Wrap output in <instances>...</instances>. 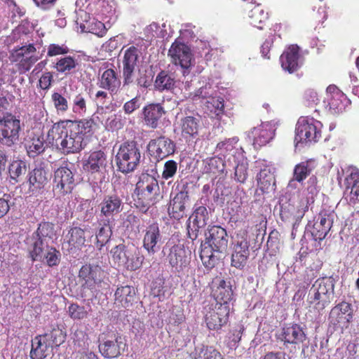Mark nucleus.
Masks as SVG:
<instances>
[{
	"instance_id": "f257e3e1",
	"label": "nucleus",
	"mask_w": 359,
	"mask_h": 359,
	"mask_svg": "<svg viewBox=\"0 0 359 359\" xmlns=\"http://www.w3.org/2000/svg\"><path fill=\"white\" fill-rule=\"evenodd\" d=\"M90 122L86 119L78 122L60 121L49 130L48 140L63 154L75 153L88 144Z\"/></svg>"
},
{
	"instance_id": "f03ea898",
	"label": "nucleus",
	"mask_w": 359,
	"mask_h": 359,
	"mask_svg": "<svg viewBox=\"0 0 359 359\" xmlns=\"http://www.w3.org/2000/svg\"><path fill=\"white\" fill-rule=\"evenodd\" d=\"M205 236V243H201L200 257L205 268L210 269L215 266L218 259L215 253L226 252L229 237L226 229L220 226L209 227Z\"/></svg>"
},
{
	"instance_id": "7ed1b4c3",
	"label": "nucleus",
	"mask_w": 359,
	"mask_h": 359,
	"mask_svg": "<svg viewBox=\"0 0 359 359\" xmlns=\"http://www.w3.org/2000/svg\"><path fill=\"white\" fill-rule=\"evenodd\" d=\"M137 189L140 190L137 206H140L142 212H147L151 206L163 198L158 181L149 175L142 177L137 183Z\"/></svg>"
},
{
	"instance_id": "20e7f679",
	"label": "nucleus",
	"mask_w": 359,
	"mask_h": 359,
	"mask_svg": "<svg viewBox=\"0 0 359 359\" xmlns=\"http://www.w3.org/2000/svg\"><path fill=\"white\" fill-rule=\"evenodd\" d=\"M334 281L331 277L318 279L309 290V303L315 304V308L319 311H323L334 297Z\"/></svg>"
},
{
	"instance_id": "39448f33",
	"label": "nucleus",
	"mask_w": 359,
	"mask_h": 359,
	"mask_svg": "<svg viewBox=\"0 0 359 359\" xmlns=\"http://www.w3.org/2000/svg\"><path fill=\"white\" fill-rule=\"evenodd\" d=\"M60 331L36 336L32 340L30 357L32 359H44L52 353L53 346H59L63 341Z\"/></svg>"
},
{
	"instance_id": "423d86ee",
	"label": "nucleus",
	"mask_w": 359,
	"mask_h": 359,
	"mask_svg": "<svg viewBox=\"0 0 359 359\" xmlns=\"http://www.w3.org/2000/svg\"><path fill=\"white\" fill-rule=\"evenodd\" d=\"M140 152L135 142L123 143L116 156L118 170L125 173L133 171L140 163Z\"/></svg>"
},
{
	"instance_id": "0eeeda50",
	"label": "nucleus",
	"mask_w": 359,
	"mask_h": 359,
	"mask_svg": "<svg viewBox=\"0 0 359 359\" xmlns=\"http://www.w3.org/2000/svg\"><path fill=\"white\" fill-rule=\"evenodd\" d=\"M321 123L313 119H306L301 118L299 119L296 130L294 142L296 147L299 144H308L316 142L321 137L320 132Z\"/></svg>"
},
{
	"instance_id": "6e6552de",
	"label": "nucleus",
	"mask_w": 359,
	"mask_h": 359,
	"mask_svg": "<svg viewBox=\"0 0 359 359\" xmlns=\"http://www.w3.org/2000/svg\"><path fill=\"white\" fill-rule=\"evenodd\" d=\"M20 129V121L14 116H0V145L10 147L15 144Z\"/></svg>"
},
{
	"instance_id": "1a4fd4ad",
	"label": "nucleus",
	"mask_w": 359,
	"mask_h": 359,
	"mask_svg": "<svg viewBox=\"0 0 359 359\" xmlns=\"http://www.w3.org/2000/svg\"><path fill=\"white\" fill-rule=\"evenodd\" d=\"M171 61L175 65H180L183 69V75L189 74V67L194 61L190 48L186 44L175 41L168 51Z\"/></svg>"
},
{
	"instance_id": "9d476101",
	"label": "nucleus",
	"mask_w": 359,
	"mask_h": 359,
	"mask_svg": "<svg viewBox=\"0 0 359 359\" xmlns=\"http://www.w3.org/2000/svg\"><path fill=\"white\" fill-rule=\"evenodd\" d=\"M140 54V50L135 46H130L124 51L122 60L123 79L122 88L133 82L134 72L137 67Z\"/></svg>"
},
{
	"instance_id": "9b49d317",
	"label": "nucleus",
	"mask_w": 359,
	"mask_h": 359,
	"mask_svg": "<svg viewBox=\"0 0 359 359\" xmlns=\"http://www.w3.org/2000/svg\"><path fill=\"white\" fill-rule=\"evenodd\" d=\"M191 251L186 249L183 245H175L168 249L166 259L172 268L180 271L190 263Z\"/></svg>"
},
{
	"instance_id": "f8f14e48",
	"label": "nucleus",
	"mask_w": 359,
	"mask_h": 359,
	"mask_svg": "<svg viewBox=\"0 0 359 359\" xmlns=\"http://www.w3.org/2000/svg\"><path fill=\"white\" fill-rule=\"evenodd\" d=\"M353 318V309L350 304L341 302L334 306L329 315V321L334 326L347 327Z\"/></svg>"
},
{
	"instance_id": "ddd939ff",
	"label": "nucleus",
	"mask_w": 359,
	"mask_h": 359,
	"mask_svg": "<svg viewBox=\"0 0 359 359\" xmlns=\"http://www.w3.org/2000/svg\"><path fill=\"white\" fill-rule=\"evenodd\" d=\"M74 177L72 172L65 166L58 168L54 174L53 190L65 195L70 193L73 189Z\"/></svg>"
},
{
	"instance_id": "4468645a",
	"label": "nucleus",
	"mask_w": 359,
	"mask_h": 359,
	"mask_svg": "<svg viewBox=\"0 0 359 359\" xmlns=\"http://www.w3.org/2000/svg\"><path fill=\"white\" fill-rule=\"evenodd\" d=\"M148 150L158 161L174 153L175 144L169 138L161 136L149 142Z\"/></svg>"
},
{
	"instance_id": "2eb2a0df",
	"label": "nucleus",
	"mask_w": 359,
	"mask_h": 359,
	"mask_svg": "<svg viewBox=\"0 0 359 359\" xmlns=\"http://www.w3.org/2000/svg\"><path fill=\"white\" fill-rule=\"evenodd\" d=\"M13 56L16 61H20V66L25 72L29 71L31 67L40 58L37 55L36 48L32 43L16 48L13 53Z\"/></svg>"
},
{
	"instance_id": "dca6fc26",
	"label": "nucleus",
	"mask_w": 359,
	"mask_h": 359,
	"mask_svg": "<svg viewBox=\"0 0 359 359\" xmlns=\"http://www.w3.org/2000/svg\"><path fill=\"white\" fill-rule=\"evenodd\" d=\"M250 255L249 242L243 237L238 238L233 243L231 254V266L243 269Z\"/></svg>"
},
{
	"instance_id": "f3484780",
	"label": "nucleus",
	"mask_w": 359,
	"mask_h": 359,
	"mask_svg": "<svg viewBox=\"0 0 359 359\" xmlns=\"http://www.w3.org/2000/svg\"><path fill=\"white\" fill-rule=\"evenodd\" d=\"M162 243V236L160 233L158 225L154 223L149 225L143 238V247L149 254L154 255L159 248Z\"/></svg>"
},
{
	"instance_id": "a211bd4d",
	"label": "nucleus",
	"mask_w": 359,
	"mask_h": 359,
	"mask_svg": "<svg viewBox=\"0 0 359 359\" xmlns=\"http://www.w3.org/2000/svg\"><path fill=\"white\" fill-rule=\"evenodd\" d=\"M229 310L227 306L219 305L210 311L205 315V322L210 330H217L223 325L226 323L228 320Z\"/></svg>"
},
{
	"instance_id": "6ab92c4d",
	"label": "nucleus",
	"mask_w": 359,
	"mask_h": 359,
	"mask_svg": "<svg viewBox=\"0 0 359 359\" xmlns=\"http://www.w3.org/2000/svg\"><path fill=\"white\" fill-rule=\"evenodd\" d=\"M76 6L78 8L75 21L77 31L79 32V28L81 33H88L90 32V3L88 2V0H77Z\"/></svg>"
},
{
	"instance_id": "aec40b11",
	"label": "nucleus",
	"mask_w": 359,
	"mask_h": 359,
	"mask_svg": "<svg viewBox=\"0 0 359 359\" xmlns=\"http://www.w3.org/2000/svg\"><path fill=\"white\" fill-rule=\"evenodd\" d=\"M332 224L333 218L332 215L326 213L320 214L311 230V235L314 240H323L330 231Z\"/></svg>"
},
{
	"instance_id": "412c9836",
	"label": "nucleus",
	"mask_w": 359,
	"mask_h": 359,
	"mask_svg": "<svg viewBox=\"0 0 359 359\" xmlns=\"http://www.w3.org/2000/svg\"><path fill=\"white\" fill-rule=\"evenodd\" d=\"M281 335V340L285 344H299L307 339L304 329L297 324L284 327Z\"/></svg>"
},
{
	"instance_id": "4be33fe9",
	"label": "nucleus",
	"mask_w": 359,
	"mask_h": 359,
	"mask_svg": "<svg viewBox=\"0 0 359 359\" xmlns=\"http://www.w3.org/2000/svg\"><path fill=\"white\" fill-rule=\"evenodd\" d=\"M189 198V194L187 191L181 190L176 194L168 208L169 215L171 217L179 220L185 215V209Z\"/></svg>"
},
{
	"instance_id": "5701e85b",
	"label": "nucleus",
	"mask_w": 359,
	"mask_h": 359,
	"mask_svg": "<svg viewBox=\"0 0 359 359\" xmlns=\"http://www.w3.org/2000/svg\"><path fill=\"white\" fill-rule=\"evenodd\" d=\"M26 244L32 260L33 262L42 261L43 252L49 247L48 242L32 233V236L27 238Z\"/></svg>"
},
{
	"instance_id": "b1692460",
	"label": "nucleus",
	"mask_w": 359,
	"mask_h": 359,
	"mask_svg": "<svg viewBox=\"0 0 359 359\" xmlns=\"http://www.w3.org/2000/svg\"><path fill=\"white\" fill-rule=\"evenodd\" d=\"M276 128L269 122L262 123L259 127L254 128L251 134L254 138V144L259 147L265 145L273 139Z\"/></svg>"
},
{
	"instance_id": "393cba45",
	"label": "nucleus",
	"mask_w": 359,
	"mask_h": 359,
	"mask_svg": "<svg viewBox=\"0 0 359 359\" xmlns=\"http://www.w3.org/2000/svg\"><path fill=\"white\" fill-rule=\"evenodd\" d=\"M299 47L292 45L280 55V60L283 69L290 73L297 71L299 67Z\"/></svg>"
},
{
	"instance_id": "a878e982",
	"label": "nucleus",
	"mask_w": 359,
	"mask_h": 359,
	"mask_svg": "<svg viewBox=\"0 0 359 359\" xmlns=\"http://www.w3.org/2000/svg\"><path fill=\"white\" fill-rule=\"evenodd\" d=\"M126 346L121 337H116L114 340H107L100 344L99 350L101 354L107 358H116L121 354Z\"/></svg>"
},
{
	"instance_id": "bb28decb",
	"label": "nucleus",
	"mask_w": 359,
	"mask_h": 359,
	"mask_svg": "<svg viewBox=\"0 0 359 359\" xmlns=\"http://www.w3.org/2000/svg\"><path fill=\"white\" fill-rule=\"evenodd\" d=\"M142 114L146 125L149 128H156L165 111L160 104H149L143 108Z\"/></svg>"
},
{
	"instance_id": "cd10ccee",
	"label": "nucleus",
	"mask_w": 359,
	"mask_h": 359,
	"mask_svg": "<svg viewBox=\"0 0 359 359\" xmlns=\"http://www.w3.org/2000/svg\"><path fill=\"white\" fill-rule=\"evenodd\" d=\"M29 190L35 193L43 189L48 182L46 171L42 168H35L29 173Z\"/></svg>"
},
{
	"instance_id": "c85d7f7f",
	"label": "nucleus",
	"mask_w": 359,
	"mask_h": 359,
	"mask_svg": "<svg viewBox=\"0 0 359 359\" xmlns=\"http://www.w3.org/2000/svg\"><path fill=\"white\" fill-rule=\"evenodd\" d=\"M257 183L262 192L269 193L275 189V176L270 168H264L260 170L257 175Z\"/></svg>"
},
{
	"instance_id": "c756f323",
	"label": "nucleus",
	"mask_w": 359,
	"mask_h": 359,
	"mask_svg": "<svg viewBox=\"0 0 359 359\" xmlns=\"http://www.w3.org/2000/svg\"><path fill=\"white\" fill-rule=\"evenodd\" d=\"M200 124L198 116H187L181 119L182 133L184 136L194 137L198 134Z\"/></svg>"
},
{
	"instance_id": "7c9ffc66",
	"label": "nucleus",
	"mask_w": 359,
	"mask_h": 359,
	"mask_svg": "<svg viewBox=\"0 0 359 359\" xmlns=\"http://www.w3.org/2000/svg\"><path fill=\"white\" fill-rule=\"evenodd\" d=\"M215 296L217 301H220V304L226 306L227 303L232 299L233 290L229 281L221 280L219 285L215 292Z\"/></svg>"
},
{
	"instance_id": "2f4dec72",
	"label": "nucleus",
	"mask_w": 359,
	"mask_h": 359,
	"mask_svg": "<svg viewBox=\"0 0 359 359\" xmlns=\"http://www.w3.org/2000/svg\"><path fill=\"white\" fill-rule=\"evenodd\" d=\"M175 85V78L165 71L160 72L154 81L155 89L160 92L172 90Z\"/></svg>"
},
{
	"instance_id": "473e14b6",
	"label": "nucleus",
	"mask_w": 359,
	"mask_h": 359,
	"mask_svg": "<svg viewBox=\"0 0 359 359\" xmlns=\"http://www.w3.org/2000/svg\"><path fill=\"white\" fill-rule=\"evenodd\" d=\"M204 168L203 170L205 173H212L215 176L224 172L226 164L219 157H212L206 158L203 161Z\"/></svg>"
},
{
	"instance_id": "72a5a7b5",
	"label": "nucleus",
	"mask_w": 359,
	"mask_h": 359,
	"mask_svg": "<svg viewBox=\"0 0 359 359\" xmlns=\"http://www.w3.org/2000/svg\"><path fill=\"white\" fill-rule=\"evenodd\" d=\"M192 359H223L221 353L212 346H198L191 353Z\"/></svg>"
},
{
	"instance_id": "f704fd0d",
	"label": "nucleus",
	"mask_w": 359,
	"mask_h": 359,
	"mask_svg": "<svg viewBox=\"0 0 359 359\" xmlns=\"http://www.w3.org/2000/svg\"><path fill=\"white\" fill-rule=\"evenodd\" d=\"M316 166V162L312 160L302 162L296 165L293 172V180L299 182H302Z\"/></svg>"
},
{
	"instance_id": "c9c22d12",
	"label": "nucleus",
	"mask_w": 359,
	"mask_h": 359,
	"mask_svg": "<svg viewBox=\"0 0 359 359\" xmlns=\"http://www.w3.org/2000/svg\"><path fill=\"white\" fill-rule=\"evenodd\" d=\"M27 167L26 162L22 160H15L10 163L8 166V173L11 179L18 182L20 180L21 177L26 174Z\"/></svg>"
},
{
	"instance_id": "e433bc0d",
	"label": "nucleus",
	"mask_w": 359,
	"mask_h": 359,
	"mask_svg": "<svg viewBox=\"0 0 359 359\" xmlns=\"http://www.w3.org/2000/svg\"><path fill=\"white\" fill-rule=\"evenodd\" d=\"M46 142L43 137H33L25 144L29 157H35L45 150Z\"/></svg>"
},
{
	"instance_id": "4c0bfd02",
	"label": "nucleus",
	"mask_w": 359,
	"mask_h": 359,
	"mask_svg": "<svg viewBox=\"0 0 359 359\" xmlns=\"http://www.w3.org/2000/svg\"><path fill=\"white\" fill-rule=\"evenodd\" d=\"M118 84L119 81L116 78V74L113 69H108L103 72L100 79L101 87L114 91Z\"/></svg>"
},
{
	"instance_id": "58836bf2",
	"label": "nucleus",
	"mask_w": 359,
	"mask_h": 359,
	"mask_svg": "<svg viewBox=\"0 0 359 359\" xmlns=\"http://www.w3.org/2000/svg\"><path fill=\"white\" fill-rule=\"evenodd\" d=\"M347 187H351V202L355 203L359 201V173L352 172L346 179Z\"/></svg>"
},
{
	"instance_id": "ea45409f",
	"label": "nucleus",
	"mask_w": 359,
	"mask_h": 359,
	"mask_svg": "<svg viewBox=\"0 0 359 359\" xmlns=\"http://www.w3.org/2000/svg\"><path fill=\"white\" fill-rule=\"evenodd\" d=\"M267 18L268 14L259 6H255L248 15L249 22L260 29H262L260 25L264 22Z\"/></svg>"
},
{
	"instance_id": "a19ab883",
	"label": "nucleus",
	"mask_w": 359,
	"mask_h": 359,
	"mask_svg": "<svg viewBox=\"0 0 359 359\" xmlns=\"http://www.w3.org/2000/svg\"><path fill=\"white\" fill-rule=\"evenodd\" d=\"M134 294L133 288L128 285L117 288L115 292L116 299L119 301L125 307L128 306L133 300Z\"/></svg>"
},
{
	"instance_id": "79ce46f5",
	"label": "nucleus",
	"mask_w": 359,
	"mask_h": 359,
	"mask_svg": "<svg viewBox=\"0 0 359 359\" xmlns=\"http://www.w3.org/2000/svg\"><path fill=\"white\" fill-rule=\"evenodd\" d=\"M208 219L207 208L205 206H199L190 216L188 222L197 224L198 226H205Z\"/></svg>"
},
{
	"instance_id": "37998d69",
	"label": "nucleus",
	"mask_w": 359,
	"mask_h": 359,
	"mask_svg": "<svg viewBox=\"0 0 359 359\" xmlns=\"http://www.w3.org/2000/svg\"><path fill=\"white\" fill-rule=\"evenodd\" d=\"M121 205V201L116 196H110L104 198L100 204L101 212L104 215L118 212Z\"/></svg>"
},
{
	"instance_id": "c03bdc74",
	"label": "nucleus",
	"mask_w": 359,
	"mask_h": 359,
	"mask_svg": "<svg viewBox=\"0 0 359 359\" xmlns=\"http://www.w3.org/2000/svg\"><path fill=\"white\" fill-rule=\"evenodd\" d=\"M43 241L48 242L54 236V227L51 223L41 222L39 224L37 229L33 233Z\"/></svg>"
},
{
	"instance_id": "a18cd8bd",
	"label": "nucleus",
	"mask_w": 359,
	"mask_h": 359,
	"mask_svg": "<svg viewBox=\"0 0 359 359\" xmlns=\"http://www.w3.org/2000/svg\"><path fill=\"white\" fill-rule=\"evenodd\" d=\"M105 165L106 158L102 151H97L91 154V172L95 168H105Z\"/></svg>"
},
{
	"instance_id": "49530a36",
	"label": "nucleus",
	"mask_w": 359,
	"mask_h": 359,
	"mask_svg": "<svg viewBox=\"0 0 359 359\" xmlns=\"http://www.w3.org/2000/svg\"><path fill=\"white\" fill-rule=\"evenodd\" d=\"M45 258L46 263L49 266H55L58 265L60 260V253L53 247H48L46 250Z\"/></svg>"
},
{
	"instance_id": "de8ad7c7",
	"label": "nucleus",
	"mask_w": 359,
	"mask_h": 359,
	"mask_svg": "<svg viewBox=\"0 0 359 359\" xmlns=\"http://www.w3.org/2000/svg\"><path fill=\"white\" fill-rule=\"evenodd\" d=\"M277 235L278 232H271L266 242L267 250L271 255H275L280 250V245Z\"/></svg>"
},
{
	"instance_id": "09e8293b",
	"label": "nucleus",
	"mask_w": 359,
	"mask_h": 359,
	"mask_svg": "<svg viewBox=\"0 0 359 359\" xmlns=\"http://www.w3.org/2000/svg\"><path fill=\"white\" fill-rule=\"evenodd\" d=\"M111 252L112 253L113 258L118 263L126 264L128 262V257L125 251V246L118 245L114 247Z\"/></svg>"
},
{
	"instance_id": "8fccbe9b",
	"label": "nucleus",
	"mask_w": 359,
	"mask_h": 359,
	"mask_svg": "<svg viewBox=\"0 0 359 359\" xmlns=\"http://www.w3.org/2000/svg\"><path fill=\"white\" fill-rule=\"evenodd\" d=\"M248 177V165L246 163H238L235 167L234 179L240 182L244 183Z\"/></svg>"
},
{
	"instance_id": "3c124183",
	"label": "nucleus",
	"mask_w": 359,
	"mask_h": 359,
	"mask_svg": "<svg viewBox=\"0 0 359 359\" xmlns=\"http://www.w3.org/2000/svg\"><path fill=\"white\" fill-rule=\"evenodd\" d=\"M296 207L288 202L280 203V215L283 220H289L294 215Z\"/></svg>"
},
{
	"instance_id": "603ef678",
	"label": "nucleus",
	"mask_w": 359,
	"mask_h": 359,
	"mask_svg": "<svg viewBox=\"0 0 359 359\" xmlns=\"http://www.w3.org/2000/svg\"><path fill=\"white\" fill-rule=\"evenodd\" d=\"M177 169V164L175 161L170 160L165 163L164 169L162 173L163 178L168 180L172 177Z\"/></svg>"
},
{
	"instance_id": "864d4df0",
	"label": "nucleus",
	"mask_w": 359,
	"mask_h": 359,
	"mask_svg": "<svg viewBox=\"0 0 359 359\" xmlns=\"http://www.w3.org/2000/svg\"><path fill=\"white\" fill-rule=\"evenodd\" d=\"M70 238L69 242L72 243L73 245H83L84 243L83 231L80 228H74L72 229L69 231Z\"/></svg>"
},
{
	"instance_id": "5fc2aeb1",
	"label": "nucleus",
	"mask_w": 359,
	"mask_h": 359,
	"mask_svg": "<svg viewBox=\"0 0 359 359\" xmlns=\"http://www.w3.org/2000/svg\"><path fill=\"white\" fill-rule=\"evenodd\" d=\"M68 313L70 317L74 319H82L87 316V312L83 307L74 304L69 306Z\"/></svg>"
},
{
	"instance_id": "6e6d98bb",
	"label": "nucleus",
	"mask_w": 359,
	"mask_h": 359,
	"mask_svg": "<svg viewBox=\"0 0 359 359\" xmlns=\"http://www.w3.org/2000/svg\"><path fill=\"white\" fill-rule=\"evenodd\" d=\"M52 100L54 102V105L57 110L60 111H66L68 107L67 100L62 97L58 93H54L52 95Z\"/></svg>"
},
{
	"instance_id": "4d7b16f0",
	"label": "nucleus",
	"mask_w": 359,
	"mask_h": 359,
	"mask_svg": "<svg viewBox=\"0 0 359 359\" xmlns=\"http://www.w3.org/2000/svg\"><path fill=\"white\" fill-rule=\"evenodd\" d=\"M344 97V96L342 94V96H334L328 99L330 108L333 111V112L339 113L344 109V104L342 103L341 100V99Z\"/></svg>"
},
{
	"instance_id": "13d9d810",
	"label": "nucleus",
	"mask_w": 359,
	"mask_h": 359,
	"mask_svg": "<svg viewBox=\"0 0 359 359\" xmlns=\"http://www.w3.org/2000/svg\"><path fill=\"white\" fill-rule=\"evenodd\" d=\"M74 67V61L70 57H65L60 60L56 64V69L58 72H65L69 70Z\"/></svg>"
},
{
	"instance_id": "bf43d9fd",
	"label": "nucleus",
	"mask_w": 359,
	"mask_h": 359,
	"mask_svg": "<svg viewBox=\"0 0 359 359\" xmlns=\"http://www.w3.org/2000/svg\"><path fill=\"white\" fill-rule=\"evenodd\" d=\"M107 32V28L104 22L96 20L95 22L91 23V34L99 37L103 36Z\"/></svg>"
},
{
	"instance_id": "052dcab7",
	"label": "nucleus",
	"mask_w": 359,
	"mask_h": 359,
	"mask_svg": "<svg viewBox=\"0 0 359 359\" xmlns=\"http://www.w3.org/2000/svg\"><path fill=\"white\" fill-rule=\"evenodd\" d=\"M135 83L140 88H147L150 86L151 81L149 76L147 75L145 72L139 71L138 75L136 78Z\"/></svg>"
},
{
	"instance_id": "680f3d73",
	"label": "nucleus",
	"mask_w": 359,
	"mask_h": 359,
	"mask_svg": "<svg viewBox=\"0 0 359 359\" xmlns=\"http://www.w3.org/2000/svg\"><path fill=\"white\" fill-rule=\"evenodd\" d=\"M140 107V98L138 97H135L124 104L123 110L126 114H130Z\"/></svg>"
},
{
	"instance_id": "e2e57ef3",
	"label": "nucleus",
	"mask_w": 359,
	"mask_h": 359,
	"mask_svg": "<svg viewBox=\"0 0 359 359\" xmlns=\"http://www.w3.org/2000/svg\"><path fill=\"white\" fill-rule=\"evenodd\" d=\"M11 206V196L9 194H4L0 198V218L5 216Z\"/></svg>"
},
{
	"instance_id": "0e129e2a",
	"label": "nucleus",
	"mask_w": 359,
	"mask_h": 359,
	"mask_svg": "<svg viewBox=\"0 0 359 359\" xmlns=\"http://www.w3.org/2000/svg\"><path fill=\"white\" fill-rule=\"evenodd\" d=\"M238 141V137H234L220 142L217 145V149L219 150L231 151L233 149V145Z\"/></svg>"
},
{
	"instance_id": "69168bd1",
	"label": "nucleus",
	"mask_w": 359,
	"mask_h": 359,
	"mask_svg": "<svg viewBox=\"0 0 359 359\" xmlns=\"http://www.w3.org/2000/svg\"><path fill=\"white\" fill-rule=\"evenodd\" d=\"M104 277L105 273L100 266H96L94 269L91 268V278L94 280L95 284L102 283Z\"/></svg>"
},
{
	"instance_id": "338daca9",
	"label": "nucleus",
	"mask_w": 359,
	"mask_h": 359,
	"mask_svg": "<svg viewBox=\"0 0 359 359\" xmlns=\"http://www.w3.org/2000/svg\"><path fill=\"white\" fill-rule=\"evenodd\" d=\"M205 226H198L197 224L188 222L187 223V233L189 238L194 241L198 238L200 229H203Z\"/></svg>"
},
{
	"instance_id": "774afa93",
	"label": "nucleus",
	"mask_w": 359,
	"mask_h": 359,
	"mask_svg": "<svg viewBox=\"0 0 359 359\" xmlns=\"http://www.w3.org/2000/svg\"><path fill=\"white\" fill-rule=\"evenodd\" d=\"M210 103L215 108V113L218 116L222 114L224 109V99L222 97H212Z\"/></svg>"
}]
</instances>
